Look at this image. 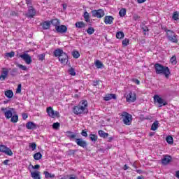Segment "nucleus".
I'll return each instance as SVG.
<instances>
[{
    "label": "nucleus",
    "instance_id": "nucleus-45",
    "mask_svg": "<svg viewBox=\"0 0 179 179\" xmlns=\"http://www.w3.org/2000/svg\"><path fill=\"white\" fill-rule=\"evenodd\" d=\"M87 33H88L90 34V36H91V34H93V33H94V28L89 27L87 29Z\"/></svg>",
    "mask_w": 179,
    "mask_h": 179
},
{
    "label": "nucleus",
    "instance_id": "nucleus-15",
    "mask_svg": "<svg viewBox=\"0 0 179 179\" xmlns=\"http://www.w3.org/2000/svg\"><path fill=\"white\" fill-rule=\"evenodd\" d=\"M9 73V71H8V69H3V71H1V75L0 76V80H5L6 78H8V74Z\"/></svg>",
    "mask_w": 179,
    "mask_h": 179
},
{
    "label": "nucleus",
    "instance_id": "nucleus-28",
    "mask_svg": "<svg viewBox=\"0 0 179 179\" xmlns=\"http://www.w3.org/2000/svg\"><path fill=\"white\" fill-rule=\"evenodd\" d=\"M95 66H96L97 69H101L104 66V64L100 60H96Z\"/></svg>",
    "mask_w": 179,
    "mask_h": 179
},
{
    "label": "nucleus",
    "instance_id": "nucleus-49",
    "mask_svg": "<svg viewBox=\"0 0 179 179\" xmlns=\"http://www.w3.org/2000/svg\"><path fill=\"white\" fill-rule=\"evenodd\" d=\"M59 127H60V124L59 122H55V123H53L52 124L53 129H58Z\"/></svg>",
    "mask_w": 179,
    "mask_h": 179
},
{
    "label": "nucleus",
    "instance_id": "nucleus-10",
    "mask_svg": "<svg viewBox=\"0 0 179 179\" xmlns=\"http://www.w3.org/2000/svg\"><path fill=\"white\" fill-rule=\"evenodd\" d=\"M0 152H2V153H5V155H7V156L13 155V152H12V150H10L9 148L3 145L0 146Z\"/></svg>",
    "mask_w": 179,
    "mask_h": 179
},
{
    "label": "nucleus",
    "instance_id": "nucleus-64",
    "mask_svg": "<svg viewBox=\"0 0 179 179\" xmlns=\"http://www.w3.org/2000/svg\"><path fill=\"white\" fill-rule=\"evenodd\" d=\"M61 179H69V176H64Z\"/></svg>",
    "mask_w": 179,
    "mask_h": 179
},
{
    "label": "nucleus",
    "instance_id": "nucleus-54",
    "mask_svg": "<svg viewBox=\"0 0 179 179\" xmlns=\"http://www.w3.org/2000/svg\"><path fill=\"white\" fill-rule=\"evenodd\" d=\"M132 82L136 83V85H141V81H139V80H138L136 78H133L132 79Z\"/></svg>",
    "mask_w": 179,
    "mask_h": 179
},
{
    "label": "nucleus",
    "instance_id": "nucleus-59",
    "mask_svg": "<svg viewBox=\"0 0 179 179\" xmlns=\"http://www.w3.org/2000/svg\"><path fill=\"white\" fill-rule=\"evenodd\" d=\"M8 163H9V159H6L3 161V164H5V166H8Z\"/></svg>",
    "mask_w": 179,
    "mask_h": 179
},
{
    "label": "nucleus",
    "instance_id": "nucleus-50",
    "mask_svg": "<svg viewBox=\"0 0 179 179\" xmlns=\"http://www.w3.org/2000/svg\"><path fill=\"white\" fill-rule=\"evenodd\" d=\"M18 68L22 69V71H27V67L26 66H23L22 64H18Z\"/></svg>",
    "mask_w": 179,
    "mask_h": 179
},
{
    "label": "nucleus",
    "instance_id": "nucleus-31",
    "mask_svg": "<svg viewBox=\"0 0 179 179\" xmlns=\"http://www.w3.org/2000/svg\"><path fill=\"white\" fill-rule=\"evenodd\" d=\"M43 174L45 178H54L55 177V174H51L48 171H44Z\"/></svg>",
    "mask_w": 179,
    "mask_h": 179
},
{
    "label": "nucleus",
    "instance_id": "nucleus-57",
    "mask_svg": "<svg viewBox=\"0 0 179 179\" xmlns=\"http://www.w3.org/2000/svg\"><path fill=\"white\" fill-rule=\"evenodd\" d=\"M69 179H78V178H76V176L75 175H70Z\"/></svg>",
    "mask_w": 179,
    "mask_h": 179
},
{
    "label": "nucleus",
    "instance_id": "nucleus-42",
    "mask_svg": "<svg viewBox=\"0 0 179 179\" xmlns=\"http://www.w3.org/2000/svg\"><path fill=\"white\" fill-rule=\"evenodd\" d=\"M122 44L123 47H127L129 44V39L125 38L122 41Z\"/></svg>",
    "mask_w": 179,
    "mask_h": 179
},
{
    "label": "nucleus",
    "instance_id": "nucleus-34",
    "mask_svg": "<svg viewBox=\"0 0 179 179\" xmlns=\"http://www.w3.org/2000/svg\"><path fill=\"white\" fill-rule=\"evenodd\" d=\"M125 37V34L122 31H118L116 34V38L119 40H121V38H124Z\"/></svg>",
    "mask_w": 179,
    "mask_h": 179
},
{
    "label": "nucleus",
    "instance_id": "nucleus-24",
    "mask_svg": "<svg viewBox=\"0 0 179 179\" xmlns=\"http://www.w3.org/2000/svg\"><path fill=\"white\" fill-rule=\"evenodd\" d=\"M31 177H32L33 179H41V178L40 177V171H31Z\"/></svg>",
    "mask_w": 179,
    "mask_h": 179
},
{
    "label": "nucleus",
    "instance_id": "nucleus-16",
    "mask_svg": "<svg viewBox=\"0 0 179 179\" xmlns=\"http://www.w3.org/2000/svg\"><path fill=\"white\" fill-rule=\"evenodd\" d=\"M112 99H113V100H117V95H115V94H108L103 98L105 101H110Z\"/></svg>",
    "mask_w": 179,
    "mask_h": 179
},
{
    "label": "nucleus",
    "instance_id": "nucleus-25",
    "mask_svg": "<svg viewBox=\"0 0 179 179\" xmlns=\"http://www.w3.org/2000/svg\"><path fill=\"white\" fill-rule=\"evenodd\" d=\"M98 134H99V136L101 138H103V139H106V138H108V135H109L108 133H106L103 130H99L98 131Z\"/></svg>",
    "mask_w": 179,
    "mask_h": 179
},
{
    "label": "nucleus",
    "instance_id": "nucleus-56",
    "mask_svg": "<svg viewBox=\"0 0 179 179\" xmlns=\"http://www.w3.org/2000/svg\"><path fill=\"white\" fill-rule=\"evenodd\" d=\"M27 6H31V0H26Z\"/></svg>",
    "mask_w": 179,
    "mask_h": 179
},
{
    "label": "nucleus",
    "instance_id": "nucleus-3",
    "mask_svg": "<svg viewBox=\"0 0 179 179\" xmlns=\"http://www.w3.org/2000/svg\"><path fill=\"white\" fill-rule=\"evenodd\" d=\"M154 68L157 75H164L166 79H169L170 75H171L170 69H169L167 66L162 65L161 64L156 63L154 66Z\"/></svg>",
    "mask_w": 179,
    "mask_h": 179
},
{
    "label": "nucleus",
    "instance_id": "nucleus-55",
    "mask_svg": "<svg viewBox=\"0 0 179 179\" xmlns=\"http://www.w3.org/2000/svg\"><path fill=\"white\" fill-rule=\"evenodd\" d=\"M55 117H59V112L58 111L54 112V118H55Z\"/></svg>",
    "mask_w": 179,
    "mask_h": 179
},
{
    "label": "nucleus",
    "instance_id": "nucleus-4",
    "mask_svg": "<svg viewBox=\"0 0 179 179\" xmlns=\"http://www.w3.org/2000/svg\"><path fill=\"white\" fill-rule=\"evenodd\" d=\"M161 30H164V31L166 33V38L169 40V41H171V43H174L175 44L178 43L177 35L174 31L167 29V27L164 25H161Z\"/></svg>",
    "mask_w": 179,
    "mask_h": 179
},
{
    "label": "nucleus",
    "instance_id": "nucleus-27",
    "mask_svg": "<svg viewBox=\"0 0 179 179\" xmlns=\"http://www.w3.org/2000/svg\"><path fill=\"white\" fill-rule=\"evenodd\" d=\"M159 128V121L156 120L151 126V131H156Z\"/></svg>",
    "mask_w": 179,
    "mask_h": 179
},
{
    "label": "nucleus",
    "instance_id": "nucleus-33",
    "mask_svg": "<svg viewBox=\"0 0 179 179\" xmlns=\"http://www.w3.org/2000/svg\"><path fill=\"white\" fill-rule=\"evenodd\" d=\"M10 121L11 122H14V123H16L17 122V121H19V116L17 115H14L11 116L10 117Z\"/></svg>",
    "mask_w": 179,
    "mask_h": 179
},
{
    "label": "nucleus",
    "instance_id": "nucleus-63",
    "mask_svg": "<svg viewBox=\"0 0 179 179\" xmlns=\"http://www.w3.org/2000/svg\"><path fill=\"white\" fill-rule=\"evenodd\" d=\"M176 177L179 179V171H176Z\"/></svg>",
    "mask_w": 179,
    "mask_h": 179
},
{
    "label": "nucleus",
    "instance_id": "nucleus-62",
    "mask_svg": "<svg viewBox=\"0 0 179 179\" xmlns=\"http://www.w3.org/2000/svg\"><path fill=\"white\" fill-rule=\"evenodd\" d=\"M114 140V137H109L108 138V142H111V141H113Z\"/></svg>",
    "mask_w": 179,
    "mask_h": 179
},
{
    "label": "nucleus",
    "instance_id": "nucleus-43",
    "mask_svg": "<svg viewBox=\"0 0 179 179\" xmlns=\"http://www.w3.org/2000/svg\"><path fill=\"white\" fill-rule=\"evenodd\" d=\"M69 73L70 75H71V76H75V75H76V72L75 71V69L73 68H70L69 69Z\"/></svg>",
    "mask_w": 179,
    "mask_h": 179
},
{
    "label": "nucleus",
    "instance_id": "nucleus-53",
    "mask_svg": "<svg viewBox=\"0 0 179 179\" xmlns=\"http://www.w3.org/2000/svg\"><path fill=\"white\" fill-rule=\"evenodd\" d=\"M81 135L85 138H87V131H86L85 130H82Z\"/></svg>",
    "mask_w": 179,
    "mask_h": 179
},
{
    "label": "nucleus",
    "instance_id": "nucleus-29",
    "mask_svg": "<svg viewBox=\"0 0 179 179\" xmlns=\"http://www.w3.org/2000/svg\"><path fill=\"white\" fill-rule=\"evenodd\" d=\"M5 96L8 99H12L13 97V92L12 90L6 91Z\"/></svg>",
    "mask_w": 179,
    "mask_h": 179
},
{
    "label": "nucleus",
    "instance_id": "nucleus-32",
    "mask_svg": "<svg viewBox=\"0 0 179 179\" xmlns=\"http://www.w3.org/2000/svg\"><path fill=\"white\" fill-rule=\"evenodd\" d=\"M166 141L169 145H173V143H174V139L171 136H168L166 138Z\"/></svg>",
    "mask_w": 179,
    "mask_h": 179
},
{
    "label": "nucleus",
    "instance_id": "nucleus-58",
    "mask_svg": "<svg viewBox=\"0 0 179 179\" xmlns=\"http://www.w3.org/2000/svg\"><path fill=\"white\" fill-rule=\"evenodd\" d=\"M27 117H28L27 113H23L22 114L23 120H26L27 118Z\"/></svg>",
    "mask_w": 179,
    "mask_h": 179
},
{
    "label": "nucleus",
    "instance_id": "nucleus-14",
    "mask_svg": "<svg viewBox=\"0 0 179 179\" xmlns=\"http://www.w3.org/2000/svg\"><path fill=\"white\" fill-rule=\"evenodd\" d=\"M57 33H66L68 31V27L65 25H59L55 29Z\"/></svg>",
    "mask_w": 179,
    "mask_h": 179
},
{
    "label": "nucleus",
    "instance_id": "nucleus-17",
    "mask_svg": "<svg viewBox=\"0 0 179 179\" xmlns=\"http://www.w3.org/2000/svg\"><path fill=\"white\" fill-rule=\"evenodd\" d=\"M42 29L43 30H48L51 27V22L50 21H44L41 24Z\"/></svg>",
    "mask_w": 179,
    "mask_h": 179
},
{
    "label": "nucleus",
    "instance_id": "nucleus-21",
    "mask_svg": "<svg viewBox=\"0 0 179 179\" xmlns=\"http://www.w3.org/2000/svg\"><path fill=\"white\" fill-rule=\"evenodd\" d=\"M50 24L55 27V29L61 24V22L59 21V19H57V18L53 19V20H50Z\"/></svg>",
    "mask_w": 179,
    "mask_h": 179
},
{
    "label": "nucleus",
    "instance_id": "nucleus-47",
    "mask_svg": "<svg viewBox=\"0 0 179 179\" xmlns=\"http://www.w3.org/2000/svg\"><path fill=\"white\" fill-rule=\"evenodd\" d=\"M141 29H142V30H143V31L145 36H146V31H149V28H148V27L145 26V25H143V26L141 27Z\"/></svg>",
    "mask_w": 179,
    "mask_h": 179
},
{
    "label": "nucleus",
    "instance_id": "nucleus-20",
    "mask_svg": "<svg viewBox=\"0 0 179 179\" xmlns=\"http://www.w3.org/2000/svg\"><path fill=\"white\" fill-rule=\"evenodd\" d=\"M26 127L27 129H36V128H37V124L33 122H28L27 123Z\"/></svg>",
    "mask_w": 179,
    "mask_h": 179
},
{
    "label": "nucleus",
    "instance_id": "nucleus-2",
    "mask_svg": "<svg viewBox=\"0 0 179 179\" xmlns=\"http://www.w3.org/2000/svg\"><path fill=\"white\" fill-rule=\"evenodd\" d=\"M73 113L76 115H80V114H87L89 110H87V101L82 100L78 106L73 108Z\"/></svg>",
    "mask_w": 179,
    "mask_h": 179
},
{
    "label": "nucleus",
    "instance_id": "nucleus-35",
    "mask_svg": "<svg viewBox=\"0 0 179 179\" xmlns=\"http://www.w3.org/2000/svg\"><path fill=\"white\" fill-rule=\"evenodd\" d=\"M43 157V155H41L40 152H36L34 155V159L35 160H40Z\"/></svg>",
    "mask_w": 179,
    "mask_h": 179
},
{
    "label": "nucleus",
    "instance_id": "nucleus-26",
    "mask_svg": "<svg viewBox=\"0 0 179 179\" xmlns=\"http://www.w3.org/2000/svg\"><path fill=\"white\" fill-rule=\"evenodd\" d=\"M76 27H77V29H84L86 27V24L83 22H77L76 23Z\"/></svg>",
    "mask_w": 179,
    "mask_h": 179
},
{
    "label": "nucleus",
    "instance_id": "nucleus-13",
    "mask_svg": "<svg viewBox=\"0 0 179 179\" xmlns=\"http://www.w3.org/2000/svg\"><path fill=\"white\" fill-rule=\"evenodd\" d=\"M68 55L64 52L62 55L59 57V61L61 62V64H68Z\"/></svg>",
    "mask_w": 179,
    "mask_h": 179
},
{
    "label": "nucleus",
    "instance_id": "nucleus-6",
    "mask_svg": "<svg viewBox=\"0 0 179 179\" xmlns=\"http://www.w3.org/2000/svg\"><path fill=\"white\" fill-rule=\"evenodd\" d=\"M92 17H97V19H101L105 15L103 9L93 10L91 11Z\"/></svg>",
    "mask_w": 179,
    "mask_h": 179
},
{
    "label": "nucleus",
    "instance_id": "nucleus-12",
    "mask_svg": "<svg viewBox=\"0 0 179 179\" xmlns=\"http://www.w3.org/2000/svg\"><path fill=\"white\" fill-rule=\"evenodd\" d=\"M36 13H37V11L33 8V6H29L28 13L27 14V17L33 18L36 16Z\"/></svg>",
    "mask_w": 179,
    "mask_h": 179
},
{
    "label": "nucleus",
    "instance_id": "nucleus-52",
    "mask_svg": "<svg viewBox=\"0 0 179 179\" xmlns=\"http://www.w3.org/2000/svg\"><path fill=\"white\" fill-rule=\"evenodd\" d=\"M16 93H22V84L18 85Z\"/></svg>",
    "mask_w": 179,
    "mask_h": 179
},
{
    "label": "nucleus",
    "instance_id": "nucleus-37",
    "mask_svg": "<svg viewBox=\"0 0 179 179\" xmlns=\"http://www.w3.org/2000/svg\"><path fill=\"white\" fill-rule=\"evenodd\" d=\"M172 19H173V20H178V19H179L178 11L173 12V15H172Z\"/></svg>",
    "mask_w": 179,
    "mask_h": 179
},
{
    "label": "nucleus",
    "instance_id": "nucleus-46",
    "mask_svg": "<svg viewBox=\"0 0 179 179\" xmlns=\"http://www.w3.org/2000/svg\"><path fill=\"white\" fill-rule=\"evenodd\" d=\"M170 62H171V64H173L174 65H176V64H177V58L176 57V56H173L171 58Z\"/></svg>",
    "mask_w": 179,
    "mask_h": 179
},
{
    "label": "nucleus",
    "instance_id": "nucleus-40",
    "mask_svg": "<svg viewBox=\"0 0 179 179\" xmlns=\"http://www.w3.org/2000/svg\"><path fill=\"white\" fill-rule=\"evenodd\" d=\"M76 152H78V150H69L67 151V155L69 156H72V155H75V153H76Z\"/></svg>",
    "mask_w": 179,
    "mask_h": 179
},
{
    "label": "nucleus",
    "instance_id": "nucleus-51",
    "mask_svg": "<svg viewBox=\"0 0 179 179\" xmlns=\"http://www.w3.org/2000/svg\"><path fill=\"white\" fill-rule=\"evenodd\" d=\"M30 166L31 167V169H34V170H37V169H40V165H38V164L33 166V165H31V164H30L29 167H30Z\"/></svg>",
    "mask_w": 179,
    "mask_h": 179
},
{
    "label": "nucleus",
    "instance_id": "nucleus-11",
    "mask_svg": "<svg viewBox=\"0 0 179 179\" xmlns=\"http://www.w3.org/2000/svg\"><path fill=\"white\" fill-rule=\"evenodd\" d=\"M1 110L4 113V115L7 120H9V118L12 117V110H13V108H10V110H8V108H1Z\"/></svg>",
    "mask_w": 179,
    "mask_h": 179
},
{
    "label": "nucleus",
    "instance_id": "nucleus-38",
    "mask_svg": "<svg viewBox=\"0 0 179 179\" xmlns=\"http://www.w3.org/2000/svg\"><path fill=\"white\" fill-rule=\"evenodd\" d=\"M90 139L92 141V142H96L97 141V135L96 134H90L89 135Z\"/></svg>",
    "mask_w": 179,
    "mask_h": 179
},
{
    "label": "nucleus",
    "instance_id": "nucleus-41",
    "mask_svg": "<svg viewBox=\"0 0 179 179\" xmlns=\"http://www.w3.org/2000/svg\"><path fill=\"white\" fill-rule=\"evenodd\" d=\"M72 55H73V58H76V59H78L80 57V54L78 51H73L72 52Z\"/></svg>",
    "mask_w": 179,
    "mask_h": 179
},
{
    "label": "nucleus",
    "instance_id": "nucleus-39",
    "mask_svg": "<svg viewBox=\"0 0 179 179\" xmlns=\"http://www.w3.org/2000/svg\"><path fill=\"white\" fill-rule=\"evenodd\" d=\"M29 146L31 148V149H32L33 151L37 149V144H36V143H31L29 144Z\"/></svg>",
    "mask_w": 179,
    "mask_h": 179
},
{
    "label": "nucleus",
    "instance_id": "nucleus-30",
    "mask_svg": "<svg viewBox=\"0 0 179 179\" xmlns=\"http://www.w3.org/2000/svg\"><path fill=\"white\" fill-rule=\"evenodd\" d=\"M83 17L87 23H89V22H90V16L89 15V13L87 11H85L84 13Z\"/></svg>",
    "mask_w": 179,
    "mask_h": 179
},
{
    "label": "nucleus",
    "instance_id": "nucleus-9",
    "mask_svg": "<svg viewBox=\"0 0 179 179\" xmlns=\"http://www.w3.org/2000/svg\"><path fill=\"white\" fill-rule=\"evenodd\" d=\"M154 100L156 101V103H159V107H163V106H167V102L164 101L162 97H160L159 95L156 94L154 96Z\"/></svg>",
    "mask_w": 179,
    "mask_h": 179
},
{
    "label": "nucleus",
    "instance_id": "nucleus-5",
    "mask_svg": "<svg viewBox=\"0 0 179 179\" xmlns=\"http://www.w3.org/2000/svg\"><path fill=\"white\" fill-rule=\"evenodd\" d=\"M122 118L125 125H131V122H132V115L127 112H124L122 114Z\"/></svg>",
    "mask_w": 179,
    "mask_h": 179
},
{
    "label": "nucleus",
    "instance_id": "nucleus-61",
    "mask_svg": "<svg viewBox=\"0 0 179 179\" xmlns=\"http://www.w3.org/2000/svg\"><path fill=\"white\" fill-rule=\"evenodd\" d=\"M138 3H143V2H146V0H137Z\"/></svg>",
    "mask_w": 179,
    "mask_h": 179
},
{
    "label": "nucleus",
    "instance_id": "nucleus-18",
    "mask_svg": "<svg viewBox=\"0 0 179 179\" xmlns=\"http://www.w3.org/2000/svg\"><path fill=\"white\" fill-rule=\"evenodd\" d=\"M114 22V17L111 15L105 16L104 23L105 24H113Z\"/></svg>",
    "mask_w": 179,
    "mask_h": 179
},
{
    "label": "nucleus",
    "instance_id": "nucleus-36",
    "mask_svg": "<svg viewBox=\"0 0 179 179\" xmlns=\"http://www.w3.org/2000/svg\"><path fill=\"white\" fill-rule=\"evenodd\" d=\"M119 15H120V17H124V16H125V15H127V9H125V8H122V9L119 11Z\"/></svg>",
    "mask_w": 179,
    "mask_h": 179
},
{
    "label": "nucleus",
    "instance_id": "nucleus-48",
    "mask_svg": "<svg viewBox=\"0 0 179 179\" xmlns=\"http://www.w3.org/2000/svg\"><path fill=\"white\" fill-rule=\"evenodd\" d=\"M6 57H9V58H13V57H15V52L6 53Z\"/></svg>",
    "mask_w": 179,
    "mask_h": 179
},
{
    "label": "nucleus",
    "instance_id": "nucleus-8",
    "mask_svg": "<svg viewBox=\"0 0 179 179\" xmlns=\"http://www.w3.org/2000/svg\"><path fill=\"white\" fill-rule=\"evenodd\" d=\"M20 58H21L27 65H30L32 62L31 57L27 54L24 53L22 55H20Z\"/></svg>",
    "mask_w": 179,
    "mask_h": 179
},
{
    "label": "nucleus",
    "instance_id": "nucleus-19",
    "mask_svg": "<svg viewBox=\"0 0 179 179\" xmlns=\"http://www.w3.org/2000/svg\"><path fill=\"white\" fill-rule=\"evenodd\" d=\"M171 162V156L165 155L164 158L162 159V164H169Z\"/></svg>",
    "mask_w": 179,
    "mask_h": 179
},
{
    "label": "nucleus",
    "instance_id": "nucleus-7",
    "mask_svg": "<svg viewBox=\"0 0 179 179\" xmlns=\"http://www.w3.org/2000/svg\"><path fill=\"white\" fill-rule=\"evenodd\" d=\"M126 101H127V103H135V101H136V93L130 91L126 96Z\"/></svg>",
    "mask_w": 179,
    "mask_h": 179
},
{
    "label": "nucleus",
    "instance_id": "nucleus-22",
    "mask_svg": "<svg viewBox=\"0 0 179 179\" xmlns=\"http://www.w3.org/2000/svg\"><path fill=\"white\" fill-rule=\"evenodd\" d=\"M63 53H64V50H62V49H59V48L55 50V51L53 52L55 57H58V58H59L62 55Z\"/></svg>",
    "mask_w": 179,
    "mask_h": 179
},
{
    "label": "nucleus",
    "instance_id": "nucleus-23",
    "mask_svg": "<svg viewBox=\"0 0 179 179\" xmlns=\"http://www.w3.org/2000/svg\"><path fill=\"white\" fill-rule=\"evenodd\" d=\"M54 109H52V107L49 106L48 108H47V113L48 115H49V117H50L51 118H54Z\"/></svg>",
    "mask_w": 179,
    "mask_h": 179
},
{
    "label": "nucleus",
    "instance_id": "nucleus-44",
    "mask_svg": "<svg viewBox=\"0 0 179 179\" xmlns=\"http://www.w3.org/2000/svg\"><path fill=\"white\" fill-rule=\"evenodd\" d=\"M38 59L39 61H44L45 59V54H40L38 55Z\"/></svg>",
    "mask_w": 179,
    "mask_h": 179
},
{
    "label": "nucleus",
    "instance_id": "nucleus-1",
    "mask_svg": "<svg viewBox=\"0 0 179 179\" xmlns=\"http://www.w3.org/2000/svg\"><path fill=\"white\" fill-rule=\"evenodd\" d=\"M66 136H67L70 141H75L78 146H80V148H83V149H86V148H87V142L84 141L83 138H78V133L67 131L66 132Z\"/></svg>",
    "mask_w": 179,
    "mask_h": 179
},
{
    "label": "nucleus",
    "instance_id": "nucleus-60",
    "mask_svg": "<svg viewBox=\"0 0 179 179\" xmlns=\"http://www.w3.org/2000/svg\"><path fill=\"white\" fill-rule=\"evenodd\" d=\"M99 82H100V81H99V80L94 81V86H99Z\"/></svg>",
    "mask_w": 179,
    "mask_h": 179
}]
</instances>
